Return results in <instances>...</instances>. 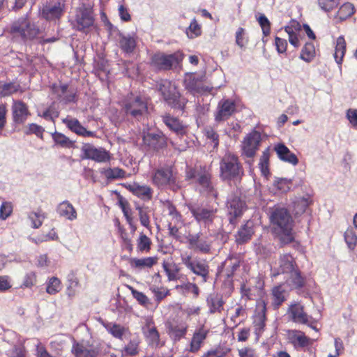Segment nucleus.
I'll list each match as a JSON object with an SVG mask.
<instances>
[{
    "mask_svg": "<svg viewBox=\"0 0 357 357\" xmlns=\"http://www.w3.org/2000/svg\"><path fill=\"white\" fill-rule=\"evenodd\" d=\"M268 214L273 231L281 243L289 244L293 242V220L288 210L283 206L275 205L269 208Z\"/></svg>",
    "mask_w": 357,
    "mask_h": 357,
    "instance_id": "nucleus-1",
    "label": "nucleus"
},
{
    "mask_svg": "<svg viewBox=\"0 0 357 357\" xmlns=\"http://www.w3.org/2000/svg\"><path fill=\"white\" fill-rule=\"evenodd\" d=\"M243 175L244 169L238 157L231 152L225 153L220 161V178L222 181L237 184Z\"/></svg>",
    "mask_w": 357,
    "mask_h": 357,
    "instance_id": "nucleus-2",
    "label": "nucleus"
},
{
    "mask_svg": "<svg viewBox=\"0 0 357 357\" xmlns=\"http://www.w3.org/2000/svg\"><path fill=\"white\" fill-rule=\"evenodd\" d=\"M186 178L188 180L195 179L201 193H204L206 196L214 199L218 198V192L211 181L212 173L210 168L206 166L189 168L186 171Z\"/></svg>",
    "mask_w": 357,
    "mask_h": 357,
    "instance_id": "nucleus-3",
    "label": "nucleus"
},
{
    "mask_svg": "<svg viewBox=\"0 0 357 357\" xmlns=\"http://www.w3.org/2000/svg\"><path fill=\"white\" fill-rule=\"evenodd\" d=\"M157 89L168 106L181 111L185 109L188 100L181 96L174 83L163 79L158 83Z\"/></svg>",
    "mask_w": 357,
    "mask_h": 357,
    "instance_id": "nucleus-4",
    "label": "nucleus"
},
{
    "mask_svg": "<svg viewBox=\"0 0 357 357\" xmlns=\"http://www.w3.org/2000/svg\"><path fill=\"white\" fill-rule=\"evenodd\" d=\"M182 264L190 273L201 277L203 282H206L209 277L208 262L199 257H194L191 254L183 252L181 255Z\"/></svg>",
    "mask_w": 357,
    "mask_h": 357,
    "instance_id": "nucleus-5",
    "label": "nucleus"
},
{
    "mask_svg": "<svg viewBox=\"0 0 357 357\" xmlns=\"http://www.w3.org/2000/svg\"><path fill=\"white\" fill-rule=\"evenodd\" d=\"M94 24L93 6L89 3H82L76 8L75 18L72 22L74 29L85 31Z\"/></svg>",
    "mask_w": 357,
    "mask_h": 357,
    "instance_id": "nucleus-6",
    "label": "nucleus"
},
{
    "mask_svg": "<svg viewBox=\"0 0 357 357\" xmlns=\"http://www.w3.org/2000/svg\"><path fill=\"white\" fill-rule=\"evenodd\" d=\"M183 57L184 54L179 51L170 54L158 52L152 56L151 64L158 70H169L178 66Z\"/></svg>",
    "mask_w": 357,
    "mask_h": 357,
    "instance_id": "nucleus-7",
    "label": "nucleus"
},
{
    "mask_svg": "<svg viewBox=\"0 0 357 357\" xmlns=\"http://www.w3.org/2000/svg\"><path fill=\"white\" fill-rule=\"evenodd\" d=\"M167 136L160 130L144 131L142 133L143 146L148 151L159 152L167 146Z\"/></svg>",
    "mask_w": 357,
    "mask_h": 357,
    "instance_id": "nucleus-8",
    "label": "nucleus"
},
{
    "mask_svg": "<svg viewBox=\"0 0 357 357\" xmlns=\"http://www.w3.org/2000/svg\"><path fill=\"white\" fill-rule=\"evenodd\" d=\"M65 9V0H52L43 6L40 15L47 21L56 22L63 15Z\"/></svg>",
    "mask_w": 357,
    "mask_h": 357,
    "instance_id": "nucleus-9",
    "label": "nucleus"
},
{
    "mask_svg": "<svg viewBox=\"0 0 357 357\" xmlns=\"http://www.w3.org/2000/svg\"><path fill=\"white\" fill-rule=\"evenodd\" d=\"M152 181L158 187L169 185L173 190L180 188L174 176L172 167L165 166L158 168L152 176Z\"/></svg>",
    "mask_w": 357,
    "mask_h": 357,
    "instance_id": "nucleus-10",
    "label": "nucleus"
},
{
    "mask_svg": "<svg viewBox=\"0 0 357 357\" xmlns=\"http://www.w3.org/2000/svg\"><path fill=\"white\" fill-rule=\"evenodd\" d=\"M226 208L229 223L234 226L237 223V219L241 218L247 209V206L245 202L240 197L233 195L228 197Z\"/></svg>",
    "mask_w": 357,
    "mask_h": 357,
    "instance_id": "nucleus-11",
    "label": "nucleus"
},
{
    "mask_svg": "<svg viewBox=\"0 0 357 357\" xmlns=\"http://www.w3.org/2000/svg\"><path fill=\"white\" fill-rule=\"evenodd\" d=\"M124 109L127 115L139 121L147 112V103L139 96H131L126 99Z\"/></svg>",
    "mask_w": 357,
    "mask_h": 357,
    "instance_id": "nucleus-12",
    "label": "nucleus"
},
{
    "mask_svg": "<svg viewBox=\"0 0 357 357\" xmlns=\"http://www.w3.org/2000/svg\"><path fill=\"white\" fill-rule=\"evenodd\" d=\"M10 33L14 38H20L25 41L36 38L39 33V29L33 24H30L26 20H22L11 26Z\"/></svg>",
    "mask_w": 357,
    "mask_h": 357,
    "instance_id": "nucleus-13",
    "label": "nucleus"
},
{
    "mask_svg": "<svg viewBox=\"0 0 357 357\" xmlns=\"http://www.w3.org/2000/svg\"><path fill=\"white\" fill-rule=\"evenodd\" d=\"M261 141V136L259 132L253 130L248 133L242 142V155L252 158L259 149Z\"/></svg>",
    "mask_w": 357,
    "mask_h": 357,
    "instance_id": "nucleus-14",
    "label": "nucleus"
},
{
    "mask_svg": "<svg viewBox=\"0 0 357 357\" xmlns=\"http://www.w3.org/2000/svg\"><path fill=\"white\" fill-rule=\"evenodd\" d=\"M71 351L75 357H97L100 353V348L97 344L89 342H77L73 339Z\"/></svg>",
    "mask_w": 357,
    "mask_h": 357,
    "instance_id": "nucleus-15",
    "label": "nucleus"
},
{
    "mask_svg": "<svg viewBox=\"0 0 357 357\" xmlns=\"http://www.w3.org/2000/svg\"><path fill=\"white\" fill-rule=\"evenodd\" d=\"M188 207L198 223H202L205 227H209L213 222L215 217V211L213 210L200 206L197 204H190Z\"/></svg>",
    "mask_w": 357,
    "mask_h": 357,
    "instance_id": "nucleus-16",
    "label": "nucleus"
},
{
    "mask_svg": "<svg viewBox=\"0 0 357 357\" xmlns=\"http://www.w3.org/2000/svg\"><path fill=\"white\" fill-rule=\"evenodd\" d=\"M296 268V264L294 257L289 254H284L280 257L278 264L271 267V275L275 278L281 273H290Z\"/></svg>",
    "mask_w": 357,
    "mask_h": 357,
    "instance_id": "nucleus-17",
    "label": "nucleus"
},
{
    "mask_svg": "<svg viewBox=\"0 0 357 357\" xmlns=\"http://www.w3.org/2000/svg\"><path fill=\"white\" fill-rule=\"evenodd\" d=\"M84 158L94 160L97 162H105L110 160V153L105 149L96 148L90 144H84L82 148Z\"/></svg>",
    "mask_w": 357,
    "mask_h": 357,
    "instance_id": "nucleus-18",
    "label": "nucleus"
},
{
    "mask_svg": "<svg viewBox=\"0 0 357 357\" xmlns=\"http://www.w3.org/2000/svg\"><path fill=\"white\" fill-rule=\"evenodd\" d=\"M236 112V105L234 100L222 99L218 104L215 112V121L222 122L227 120Z\"/></svg>",
    "mask_w": 357,
    "mask_h": 357,
    "instance_id": "nucleus-19",
    "label": "nucleus"
},
{
    "mask_svg": "<svg viewBox=\"0 0 357 357\" xmlns=\"http://www.w3.org/2000/svg\"><path fill=\"white\" fill-rule=\"evenodd\" d=\"M287 336L289 342L297 351L305 350L314 342V339L307 337L301 331L290 330L287 333Z\"/></svg>",
    "mask_w": 357,
    "mask_h": 357,
    "instance_id": "nucleus-20",
    "label": "nucleus"
},
{
    "mask_svg": "<svg viewBox=\"0 0 357 357\" xmlns=\"http://www.w3.org/2000/svg\"><path fill=\"white\" fill-rule=\"evenodd\" d=\"M202 236L201 232L188 234L186 236L188 248L203 254H208L211 251V245L208 241L201 238Z\"/></svg>",
    "mask_w": 357,
    "mask_h": 357,
    "instance_id": "nucleus-21",
    "label": "nucleus"
},
{
    "mask_svg": "<svg viewBox=\"0 0 357 357\" xmlns=\"http://www.w3.org/2000/svg\"><path fill=\"white\" fill-rule=\"evenodd\" d=\"M166 328L169 337L174 341H178L185 336L188 325L183 321L172 320L166 323Z\"/></svg>",
    "mask_w": 357,
    "mask_h": 357,
    "instance_id": "nucleus-22",
    "label": "nucleus"
},
{
    "mask_svg": "<svg viewBox=\"0 0 357 357\" xmlns=\"http://www.w3.org/2000/svg\"><path fill=\"white\" fill-rule=\"evenodd\" d=\"M52 90L60 102L65 104L76 102V92L67 84L53 85Z\"/></svg>",
    "mask_w": 357,
    "mask_h": 357,
    "instance_id": "nucleus-23",
    "label": "nucleus"
},
{
    "mask_svg": "<svg viewBox=\"0 0 357 357\" xmlns=\"http://www.w3.org/2000/svg\"><path fill=\"white\" fill-rule=\"evenodd\" d=\"M287 312L292 321L295 323L308 324L310 319H312L311 317L304 312L303 306L298 303L291 304Z\"/></svg>",
    "mask_w": 357,
    "mask_h": 357,
    "instance_id": "nucleus-24",
    "label": "nucleus"
},
{
    "mask_svg": "<svg viewBox=\"0 0 357 357\" xmlns=\"http://www.w3.org/2000/svg\"><path fill=\"white\" fill-rule=\"evenodd\" d=\"M12 115L15 123H24L29 115L27 105L21 100H13Z\"/></svg>",
    "mask_w": 357,
    "mask_h": 357,
    "instance_id": "nucleus-25",
    "label": "nucleus"
},
{
    "mask_svg": "<svg viewBox=\"0 0 357 357\" xmlns=\"http://www.w3.org/2000/svg\"><path fill=\"white\" fill-rule=\"evenodd\" d=\"M273 150L275 151L278 158L285 162L294 166L298 164L297 156L292 153L289 149L283 143H278L274 145Z\"/></svg>",
    "mask_w": 357,
    "mask_h": 357,
    "instance_id": "nucleus-26",
    "label": "nucleus"
},
{
    "mask_svg": "<svg viewBox=\"0 0 357 357\" xmlns=\"http://www.w3.org/2000/svg\"><path fill=\"white\" fill-rule=\"evenodd\" d=\"M161 118L164 124L177 135L183 136L186 134V126L178 119L169 114H165L161 116Z\"/></svg>",
    "mask_w": 357,
    "mask_h": 357,
    "instance_id": "nucleus-27",
    "label": "nucleus"
},
{
    "mask_svg": "<svg viewBox=\"0 0 357 357\" xmlns=\"http://www.w3.org/2000/svg\"><path fill=\"white\" fill-rule=\"evenodd\" d=\"M266 313V304L264 301L257 302L256 315L254 321L255 332L257 335L261 334L265 327Z\"/></svg>",
    "mask_w": 357,
    "mask_h": 357,
    "instance_id": "nucleus-28",
    "label": "nucleus"
},
{
    "mask_svg": "<svg viewBox=\"0 0 357 357\" xmlns=\"http://www.w3.org/2000/svg\"><path fill=\"white\" fill-rule=\"evenodd\" d=\"M62 122L67 126V128L72 132L83 137H94L96 133L92 131L87 130L84 126L81 125L79 121L75 118L67 116L62 119Z\"/></svg>",
    "mask_w": 357,
    "mask_h": 357,
    "instance_id": "nucleus-29",
    "label": "nucleus"
},
{
    "mask_svg": "<svg viewBox=\"0 0 357 357\" xmlns=\"http://www.w3.org/2000/svg\"><path fill=\"white\" fill-rule=\"evenodd\" d=\"M123 341H128L122 351L123 356H135L138 354L141 340L137 333H130Z\"/></svg>",
    "mask_w": 357,
    "mask_h": 357,
    "instance_id": "nucleus-30",
    "label": "nucleus"
},
{
    "mask_svg": "<svg viewBox=\"0 0 357 357\" xmlns=\"http://www.w3.org/2000/svg\"><path fill=\"white\" fill-rule=\"evenodd\" d=\"M208 333L209 329L204 326H202L195 331L190 345L191 352H197L199 350Z\"/></svg>",
    "mask_w": 357,
    "mask_h": 357,
    "instance_id": "nucleus-31",
    "label": "nucleus"
},
{
    "mask_svg": "<svg viewBox=\"0 0 357 357\" xmlns=\"http://www.w3.org/2000/svg\"><path fill=\"white\" fill-rule=\"evenodd\" d=\"M102 325L114 337L121 340H124L130 333L128 328L116 323L103 322Z\"/></svg>",
    "mask_w": 357,
    "mask_h": 357,
    "instance_id": "nucleus-32",
    "label": "nucleus"
},
{
    "mask_svg": "<svg viewBox=\"0 0 357 357\" xmlns=\"http://www.w3.org/2000/svg\"><path fill=\"white\" fill-rule=\"evenodd\" d=\"M119 43L121 50L126 54L132 53L137 45L135 36L134 34L130 35L119 33Z\"/></svg>",
    "mask_w": 357,
    "mask_h": 357,
    "instance_id": "nucleus-33",
    "label": "nucleus"
},
{
    "mask_svg": "<svg viewBox=\"0 0 357 357\" xmlns=\"http://www.w3.org/2000/svg\"><path fill=\"white\" fill-rule=\"evenodd\" d=\"M56 212L60 217L73 221L77 219V211L74 206L68 201H63L56 206Z\"/></svg>",
    "mask_w": 357,
    "mask_h": 357,
    "instance_id": "nucleus-34",
    "label": "nucleus"
},
{
    "mask_svg": "<svg viewBox=\"0 0 357 357\" xmlns=\"http://www.w3.org/2000/svg\"><path fill=\"white\" fill-rule=\"evenodd\" d=\"M288 292L282 284L274 287L271 290V305L275 309H278L287 298Z\"/></svg>",
    "mask_w": 357,
    "mask_h": 357,
    "instance_id": "nucleus-35",
    "label": "nucleus"
},
{
    "mask_svg": "<svg viewBox=\"0 0 357 357\" xmlns=\"http://www.w3.org/2000/svg\"><path fill=\"white\" fill-rule=\"evenodd\" d=\"M254 234L252 222H247L243 225L235 235L236 242L241 245L249 241Z\"/></svg>",
    "mask_w": 357,
    "mask_h": 357,
    "instance_id": "nucleus-36",
    "label": "nucleus"
},
{
    "mask_svg": "<svg viewBox=\"0 0 357 357\" xmlns=\"http://www.w3.org/2000/svg\"><path fill=\"white\" fill-rule=\"evenodd\" d=\"M206 303L209 309V312L213 314L215 312H221L223 310L225 301L221 295L213 293L208 296Z\"/></svg>",
    "mask_w": 357,
    "mask_h": 357,
    "instance_id": "nucleus-37",
    "label": "nucleus"
},
{
    "mask_svg": "<svg viewBox=\"0 0 357 357\" xmlns=\"http://www.w3.org/2000/svg\"><path fill=\"white\" fill-rule=\"evenodd\" d=\"M129 190L133 195L144 201H149L152 198L153 190L148 185H140L136 183L129 185Z\"/></svg>",
    "mask_w": 357,
    "mask_h": 357,
    "instance_id": "nucleus-38",
    "label": "nucleus"
},
{
    "mask_svg": "<svg viewBox=\"0 0 357 357\" xmlns=\"http://www.w3.org/2000/svg\"><path fill=\"white\" fill-rule=\"evenodd\" d=\"M144 335L152 344H158L160 340V335L157 331L152 319H147L144 326L142 328Z\"/></svg>",
    "mask_w": 357,
    "mask_h": 357,
    "instance_id": "nucleus-39",
    "label": "nucleus"
},
{
    "mask_svg": "<svg viewBox=\"0 0 357 357\" xmlns=\"http://www.w3.org/2000/svg\"><path fill=\"white\" fill-rule=\"evenodd\" d=\"M157 262V258L148 257L144 258H132L130 259V266L135 268L143 269L151 268Z\"/></svg>",
    "mask_w": 357,
    "mask_h": 357,
    "instance_id": "nucleus-40",
    "label": "nucleus"
},
{
    "mask_svg": "<svg viewBox=\"0 0 357 357\" xmlns=\"http://www.w3.org/2000/svg\"><path fill=\"white\" fill-rule=\"evenodd\" d=\"M346 52V42L342 36H339L336 40L334 58L338 65H341Z\"/></svg>",
    "mask_w": 357,
    "mask_h": 357,
    "instance_id": "nucleus-41",
    "label": "nucleus"
},
{
    "mask_svg": "<svg viewBox=\"0 0 357 357\" xmlns=\"http://www.w3.org/2000/svg\"><path fill=\"white\" fill-rule=\"evenodd\" d=\"M354 6L351 3H343L338 9L335 18L337 20V22H342L354 13Z\"/></svg>",
    "mask_w": 357,
    "mask_h": 357,
    "instance_id": "nucleus-42",
    "label": "nucleus"
},
{
    "mask_svg": "<svg viewBox=\"0 0 357 357\" xmlns=\"http://www.w3.org/2000/svg\"><path fill=\"white\" fill-rule=\"evenodd\" d=\"M100 172L107 180L122 179L126 175V172L119 167L103 169Z\"/></svg>",
    "mask_w": 357,
    "mask_h": 357,
    "instance_id": "nucleus-43",
    "label": "nucleus"
},
{
    "mask_svg": "<svg viewBox=\"0 0 357 357\" xmlns=\"http://www.w3.org/2000/svg\"><path fill=\"white\" fill-rule=\"evenodd\" d=\"M312 200L310 197H298L294 202V211L296 215H301L305 212L306 209L311 204Z\"/></svg>",
    "mask_w": 357,
    "mask_h": 357,
    "instance_id": "nucleus-44",
    "label": "nucleus"
},
{
    "mask_svg": "<svg viewBox=\"0 0 357 357\" xmlns=\"http://www.w3.org/2000/svg\"><path fill=\"white\" fill-rule=\"evenodd\" d=\"M316 52L314 45L312 42L306 43L303 47L300 58L306 61L310 62L315 56Z\"/></svg>",
    "mask_w": 357,
    "mask_h": 357,
    "instance_id": "nucleus-45",
    "label": "nucleus"
},
{
    "mask_svg": "<svg viewBox=\"0 0 357 357\" xmlns=\"http://www.w3.org/2000/svg\"><path fill=\"white\" fill-rule=\"evenodd\" d=\"M162 266L169 281H176L179 279L180 268L177 264L164 262Z\"/></svg>",
    "mask_w": 357,
    "mask_h": 357,
    "instance_id": "nucleus-46",
    "label": "nucleus"
},
{
    "mask_svg": "<svg viewBox=\"0 0 357 357\" xmlns=\"http://www.w3.org/2000/svg\"><path fill=\"white\" fill-rule=\"evenodd\" d=\"M289 274V284L295 289H300L304 286L305 280L301 276V272L297 269H294Z\"/></svg>",
    "mask_w": 357,
    "mask_h": 357,
    "instance_id": "nucleus-47",
    "label": "nucleus"
},
{
    "mask_svg": "<svg viewBox=\"0 0 357 357\" xmlns=\"http://www.w3.org/2000/svg\"><path fill=\"white\" fill-rule=\"evenodd\" d=\"M225 269L224 272L227 278H230L233 276L234 272L240 266V261L238 259L228 258L225 261Z\"/></svg>",
    "mask_w": 357,
    "mask_h": 357,
    "instance_id": "nucleus-48",
    "label": "nucleus"
},
{
    "mask_svg": "<svg viewBox=\"0 0 357 357\" xmlns=\"http://www.w3.org/2000/svg\"><path fill=\"white\" fill-rule=\"evenodd\" d=\"M52 139L56 145L63 148H71L73 146V142L61 132H55L53 133Z\"/></svg>",
    "mask_w": 357,
    "mask_h": 357,
    "instance_id": "nucleus-49",
    "label": "nucleus"
},
{
    "mask_svg": "<svg viewBox=\"0 0 357 357\" xmlns=\"http://www.w3.org/2000/svg\"><path fill=\"white\" fill-rule=\"evenodd\" d=\"M61 290V280L56 277L50 278L47 282L46 291L50 295H54Z\"/></svg>",
    "mask_w": 357,
    "mask_h": 357,
    "instance_id": "nucleus-50",
    "label": "nucleus"
},
{
    "mask_svg": "<svg viewBox=\"0 0 357 357\" xmlns=\"http://www.w3.org/2000/svg\"><path fill=\"white\" fill-rule=\"evenodd\" d=\"M137 242V248L139 252H149L150 251L151 241L146 234L141 233Z\"/></svg>",
    "mask_w": 357,
    "mask_h": 357,
    "instance_id": "nucleus-51",
    "label": "nucleus"
},
{
    "mask_svg": "<svg viewBox=\"0 0 357 357\" xmlns=\"http://www.w3.org/2000/svg\"><path fill=\"white\" fill-rule=\"evenodd\" d=\"M20 86L13 82L2 83L0 82V95L8 96L16 93L20 89Z\"/></svg>",
    "mask_w": 357,
    "mask_h": 357,
    "instance_id": "nucleus-52",
    "label": "nucleus"
},
{
    "mask_svg": "<svg viewBox=\"0 0 357 357\" xmlns=\"http://www.w3.org/2000/svg\"><path fill=\"white\" fill-rule=\"evenodd\" d=\"M45 218V213L40 210L29 214V218L31 221L32 227L35 229H38L42 225Z\"/></svg>",
    "mask_w": 357,
    "mask_h": 357,
    "instance_id": "nucleus-53",
    "label": "nucleus"
},
{
    "mask_svg": "<svg viewBox=\"0 0 357 357\" xmlns=\"http://www.w3.org/2000/svg\"><path fill=\"white\" fill-rule=\"evenodd\" d=\"M136 209L139 213V218L140 223L142 226L146 228L150 227V218H149V209L148 207H144L141 206H137Z\"/></svg>",
    "mask_w": 357,
    "mask_h": 357,
    "instance_id": "nucleus-54",
    "label": "nucleus"
},
{
    "mask_svg": "<svg viewBox=\"0 0 357 357\" xmlns=\"http://www.w3.org/2000/svg\"><path fill=\"white\" fill-rule=\"evenodd\" d=\"M344 241L349 250H354L357 243V236L353 229H347L344 234Z\"/></svg>",
    "mask_w": 357,
    "mask_h": 357,
    "instance_id": "nucleus-55",
    "label": "nucleus"
},
{
    "mask_svg": "<svg viewBox=\"0 0 357 357\" xmlns=\"http://www.w3.org/2000/svg\"><path fill=\"white\" fill-rule=\"evenodd\" d=\"M201 33V26L197 23L196 19L194 18L191 21L188 28L186 29V34L188 38H194L200 36Z\"/></svg>",
    "mask_w": 357,
    "mask_h": 357,
    "instance_id": "nucleus-56",
    "label": "nucleus"
},
{
    "mask_svg": "<svg viewBox=\"0 0 357 357\" xmlns=\"http://www.w3.org/2000/svg\"><path fill=\"white\" fill-rule=\"evenodd\" d=\"M204 135L208 142H211L213 149H217L219 145V135L212 128L208 127L204 130Z\"/></svg>",
    "mask_w": 357,
    "mask_h": 357,
    "instance_id": "nucleus-57",
    "label": "nucleus"
},
{
    "mask_svg": "<svg viewBox=\"0 0 357 357\" xmlns=\"http://www.w3.org/2000/svg\"><path fill=\"white\" fill-rule=\"evenodd\" d=\"M268 161H269V153L268 150L266 149L262 153V155L260 158L259 166L261 174L264 176H267L269 174L268 170Z\"/></svg>",
    "mask_w": 357,
    "mask_h": 357,
    "instance_id": "nucleus-58",
    "label": "nucleus"
},
{
    "mask_svg": "<svg viewBox=\"0 0 357 357\" xmlns=\"http://www.w3.org/2000/svg\"><path fill=\"white\" fill-rule=\"evenodd\" d=\"M13 210V206L10 202H3L0 206V219L6 220L11 215Z\"/></svg>",
    "mask_w": 357,
    "mask_h": 357,
    "instance_id": "nucleus-59",
    "label": "nucleus"
},
{
    "mask_svg": "<svg viewBox=\"0 0 357 357\" xmlns=\"http://www.w3.org/2000/svg\"><path fill=\"white\" fill-rule=\"evenodd\" d=\"M38 116L44 118L45 120L54 121V119L59 116V110L53 105L50 106L43 114H38Z\"/></svg>",
    "mask_w": 357,
    "mask_h": 357,
    "instance_id": "nucleus-60",
    "label": "nucleus"
},
{
    "mask_svg": "<svg viewBox=\"0 0 357 357\" xmlns=\"http://www.w3.org/2000/svg\"><path fill=\"white\" fill-rule=\"evenodd\" d=\"M340 3V0H318V4L321 10L330 12Z\"/></svg>",
    "mask_w": 357,
    "mask_h": 357,
    "instance_id": "nucleus-61",
    "label": "nucleus"
},
{
    "mask_svg": "<svg viewBox=\"0 0 357 357\" xmlns=\"http://www.w3.org/2000/svg\"><path fill=\"white\" fill-rule=\"evenodd\" d=\"M37 282V276L35 272H29L26 273L22 283V287L31 288Z\"/></svg>",
    "mask_w": 357,
    "mask_h": 357,
    "instance_id": "nucleus-62",
    "label": "nucleus"
},
{
    "mask_svg": "<svg viewBox=\"0 0 357 357\" xmlns=\"http://www.w3.org/2000/svg\"><path fill=\"white\" fill-rule=\"evenodd\" d=\"M258 22L262 29L264 36H268L271 32V23L268 19L264 14H261L258 18Z\"/></svg>",
    "mask_w": 357,
    "mask_h": 357,
    "instance_id": "nucleus-63",
    "label": "nucleus"
},
{
    "mask_svg": "<svg viewBox=\"0 0 357 357\" xmlns=\"http://www.w3.org/2000/svg\"><path fill=\"white\" fill-rule=\"evenodd\" d=\"M291 185V181L289 179L280 178H278L275 183L274 185L282 192H287L290 190Z\"/></svg>",
    "mask_w": 357,
    "mask_h": 357,
    "instance_id": "nucleus-64",
    "label": "nucleus"
}]
</instances>
